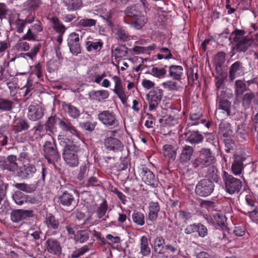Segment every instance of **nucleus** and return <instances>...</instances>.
<instances>
[{"mask_svg":"<svg viewBox=\"0 0 258 258\" xmlns=\"http://www.w3.org/2000/svg\"><path fill=\"white\" fill-rule=\"evenodd\" d=\"M19 14L16 11H13L10 15L9 17V22L10 26L15 27L17 31L19 33H21L25 27V22L20 19Z\"/></svg>","mask_w":258,"mask_h":258,"instance_id":"nucleus-9","label":"nucleus"},{"mask_svg":"<svg viewBox=\"0 0 258 258\" xmlns=\"http://www.w3.org/2000/svg\"><path fill=\"white\" fill-rule=\"evenodd\" d=\"M33 211L30 210H16L12 211L11 219L14 222H18L33 216Z\"/></svg>","mask_w":258,"mask_h":258,"instance_id":"nucleus-12","label":"nucleus"},{"mask_svg":"<svg viewBox=\"0 0 258 258\" xmlns=\"http://www.w3.org/2000/svg\"><path fill=\"white\" fill-rule=\"evenodd\" d=\"M107 209V205L106 201H103L100 205L97 210V215L99 218L102 217L106 213Z\"/></svg>","mask_w":258,"mask_h":258,"instance_id":"nucleus-55","label":"nucleus"},{"mask_svg":"<svg viewBox=\"0 0 258 258\" xmlns=\"http://www.w3.org/2000/svg\"><path fill=\"white\" fill-rule=\"evenodd\" d=\"M231 104L228 100L221 99L218 104V109L222 110V113H226L227 116L230 115Z\"/></svg>","mask_w":258,"mask_h":258,"instance_id":"nucleus-35","label":"nucleus"},{"mask_svg":"<svg viewBox=\"0 0 258 258\" xmlns=\"http://www.w3.org/2000/svg\"><path fill=\"white\" fill-rule=\"evenodd\" d=\"M213 183L208 179L200 180L197 184L195 191L201 197H206L210 195L214 190Z\"/></svg>","mask_w":258,"mask_h":258,"instance_id":"nucleus-4","label":"nucleus"},{"mask_svg":"<svg viewBox=\"0 0 258 258\" xmlns=\"http://www.w3.org/2000/svg\"><path fill=\"white\" fill-rule=\"evenodd\" d=\"M196 232H198L199 236L202 237H204L208 234V230L206 227L200 223L197 224Z\"/></svg>","mask_w":258,"mask_h":258,"instance_id":"nucleus-58","label":"nucleus"},{"mask_svg":"<svg viewBox=\"0 0 258 258\" xmlns=\"http://www.w3.org/2000/svg\"><path fill=\"white\" fill-rule=\"evenodd\" d=\"M222 179L224 183L225 189L226 192L230 195L238 192L242 187L241 180L226 171L222 173Z\"/></svg>","mask_w":258,"mask_h":258,"instance_id":"nucleus-2","label":"nucleus"},{"mask_svg":"<svg viewBox=\"0 0 258 258\" xmlns=\"http://www.w3.org/2000/svg\"><path fill=\"white\" fill-rule=\"evenodd\" d=\"M60 127L64 131L69 132L73 135H76L78 137L77 132L75 127L68 122L66 121L64 119L61 120L59 122Z\"/></svg>","mask_w":258,"mask_h":258,"instance_id":"nucleus-34","label":"nucleus"},{"mask_svg":"<svg viewBox=\"0 0 258 258\" xmlns=\"http://www.w3.org/2000/svg\"><path fill=\"white\" fill-rule=\"evenodd\" d=\"M244 69L241 63L238 61L234 62L230 67L229 71V78L233 80L236 77L242 76L244 74Z\"/></svg>","mask_w":258,"mask_h":258,"instance_id":"nucleus-20","label":"nucleus"},{"mask_svg":"<svg viewBox=\"0 0 258 258\" xmlns=\"http://www.w3.org/2000/svg\"><path fill=\"white\" fill-rule=\"evenodd\" d=\"M148 219L151 221H155L158 217L160 207L157 202H151L149 204Z\"/></svg>","mask_w":258,"mask_h":258,"instance_id":"nucleus-23","label":"nucleus"},{"mask_svg":"<svg viewBox=\"0 0 258 258\" xmlns=\"http://www.w3.org/2000/svg\"><path fill=\"white\" fill-rule=\"evenodd\" d=\"M142 178L144 182L152 187L158 185V180L155 178L153 173L147 168L143 169Z\"/></svg>","mask_w":258,"mask_h":258,"instance_id":"nucleus-14","label":"nucleus"},{"mask_svg":"<svg viewBox=\"0 0 258 258\" xmlns=\"http://www.w3.org/2000/svg\"><path fill=\"white\" fill-rule=\"evenodd\" d=\"M99 120L107 127L116 126L118 120L115 114L111 111L104 110L100 112L98 115Z\"/></svg>","mask_w":258,"mask_h":258,"instance_id":"nucleus-3","label":"nucleus"},{"mask_svg":"<svg viewBox=\"0 0 258 258\" xmlns=\"http://www.w3.org/2000/svg\"><path fill=\"white\" fill-rule=\"evenodd\" d=\"M50 21L53 23V27L55 31L60 34L62 35L66 31L64 26L59 22L58 19L56 17H52L51 18Z\"/></svg>","mask_w":258,"mask_h":258,"instance_id":"nucleus-38","label":"nucleus"},{"mask_svg":"<svg viewBox=\"0 0 258 258\" xmlns=\"http://www.w3.org/2000/svg\"><path fill=\"white\" fill-rule=\"evenodd\" d=\"M245 32L243 30L236 29L232 32V34L234 35L233 41L238 42L239 40H241L243 38L242 37L244 35Z\"/></svg>","mask_w":258,"mask_h":258,"instance_id":"nucleus-61","label":"nucleus"},{"mask_svg":"<svg viewBox=\"0 0 258 258\" xmlns=\"http://www.w3.org/2000/svg\"><path fill=\"white\" fill-rule=\"evenodd\" d=\"M147 19L140 13L138 17L134 18V27L137 29H140L145 25Z\"/></svg>","mask_w":258,"mask_h":258,"instance_id":"nucleus-41","label":"nucleus"},{"mask_svg":"<svg viewBox=\"0 0 258 258\" xmlns=\"http://www.w3.org/2000/svg\"><path fill=\"white\" fill-rule=\"evenodd\" d=\"M43 151L45 157L49 163H51V160L56 161L59 158L56 145L54 142H45L43 145Z\"/></svg>","mask_w":258,"mask_h":258,"instance_id":"nucleus-6","label":"nucleus"},{"mask_svg":"<svg viewBox=\"0 0 258 258\" xmlns=\"http://www.w3.org/2000/svg\"><path fill=\"white\" fill-rule=\"evenodd\" d=\"M96 21L92 19H82L79 22V25L82 27H90L94 26Z\"/></svg>","mask_w":258,"mask_h":258,"instance_id":"nucleus-56","label":"nucleus"},{"mask_svg":"<svg viewBox=\"0 0 258 258\" xmlns=\"http://www.w3.org/2000/svg\"><path fill=\"white\" fill-rule=\"evenodd\" d=\"M188 140L191 143L198 144L202 141L203 137L198 132H193L188 137Z\"/></svg>","mask_w":258,"mask_h":258,"instance_id":"nucleus-45","label":"nucleus"},{"mask_svg":"<svg viewBox=\"0 0 258 258\" xmlns=\"http://www.w3.org/2000/svg\"><path fill=\"white\" fill-rule=\"evenodd\" d=\"M109 95L108 91L105 90L95 91L90 93V97L92 99L99 102L107 99Z\"/></svg>","mask_w":258,"mask_h":258,"instance_id":"nucleus-28","label":"nucleus"},{"mask_svg":"<svg viewBox=\"0 0 258 258\" xmlns=\"http://www.w3.org/2000/svg\"><path fill=\"white\" fill-rule=\"evenodd\" d=\"M79 34L73 32L69 35L68 45L70 51L74 55H78L81 52Z\"/></svg>","mask_w":258,"mask_h":258,"instance_id":"nucleus-8","label":"nucleus"},{"mask_svg":"<svg viewBox=\"0 0 258 258\" xmlns=\"http://www.w3.org/2000/svg\"><path fill=\"white\" fill-rule=\"evenodd\" d=\"M13 104L10 100L2 99L0 100V110L2 111H10L13 108Z\"/></svg>","mask_w":258,"mask_h":258,"instance_id":"nucleus-46","label":"nucleus"},{"mask_svg":"<svg viewBox=\"0 0 258 258\" xmlns=\"http://www.w3.org/2000/svg\"><path fill=\"white\" fill-rule=\"evenodd\" d=\"M202 116V113L201 111L197 112H191L190 114V119L192 121H196L192 123H190L191 125H197L198 124V121L199 120Z\"/></svg>","mask_w":258,"mask_h":258,"instance_id":"nucleus-57","label":"nucleus"},{"mask_svg":"<svg viewBox=\"0 0 258 258\" xmlns=\"http://www.w3.org/2000/svg\"><path fill=\"white\" fill-rule=\"evenodd\" d=\"M45 246L47 251L53 254L60 256L61 254L62 248L60 243L57 240L49 238L46 241Z\"/></svg>","mask_w":258,"mask_h":258,"instance_id":"nucleus-13","label":"nucleus"},{"mask_svg":"<svg viewBox=\"0 0 258 258\" xmlns=\"http://www.w3.org/2000/svg\"><path fill=\"white\" fill-rule=\"evenodd\" d=\"M60 62L54 59L50 60L47 63V70L49 73L54 72L58 69Z\"/></svg>","mask_w":258,"mask_h":258,"instance_id":"nucleus-47","label":"nucleus"},{"mask_svg":"<svg viewBox=\"0 0 258 258\" xmlns=\"http://www.w3.org/2000/svg\"><path fill=\"white\" fill-rule=\"evenodd\" d=\"M117 36L120 39L126 40L128 38V35L125 29L121 28L118 29L117 31Z\"/></svg>","mask_w":258,"mask_h":258,"instance_id":"nucleus-64","label":"nucleus"},{"mask_svg":"<svg viewBox=\"0 0 258 258\" xmlns=\"http://www.w3.org/2000/svg\"><path fill=\"white\" fill-rule=\"evenodd\" d=\"M46 222L48 227L54 229H57L59 225L58 221L51 214L47 216Z\"/></svg>","mask_w":258,"mask_h":258,"instance_id":"nucleus-52","label":"nucleus"},{"mask_svg":"<svg viewBox=\"0 0 258 258\" xmlns=\"http://www.w3.org/2000/svg\"><path fill=\"white\" fill-rule=\"evenodd\" d=\"M133 222L137 225L143 226L145 224V216L143 213L139 212H134L132 214Z\"/></svg>","mask_w":258,"mask_h":258,"instance_id":"nucleus-39","label":"nucleus"},{"mask_svg":"<svg viewBox=\"0 0 258 258\" xmlns=\"http://www.w3.org/2000/svg\"><path fill=\"white\" fill-rule=\"evenodd\" d=\"M39 51V48L37 46L33 47L30 50V52L27 53L21 54V56L26 58V56L29 57L31 60H33L34 57L37 55Z\"/></svg>","mask_w":258,"mask_h":258,"instance_id":"nucleus-59","label":"nucleus"},{"mask_svg":"<svg viewBox=\"0 0 258 258\" xmlns=\"http://www.w3.org/2000/svg\"><path fill=\"white\" fill-rule=\"evenodd\" d=\"M155 48L154 44H152L148 47H143L140 46H134L130 51L134 54H149L150 52L154 50Z\"/></svg>","mask_w":258,"mask_h":258,"instance_id":"nucleus-30","label":"nucleus"},{"mask_svg":"<svg viewBox=\"0 0 258 258\" xmlns=\"http://www.w3.org/2000/svg\"><path fill=\"white\" fill-rule=\"evenodd\" d=\"M225 53L223 52H219L215 57L214 61L215 63L220 66L225 61Z\"/></svg>","mask_w":258,"mask_h":258,"instance_id":"nucleus-63","label":"nucleus"},{"mask_svg":"<svg viewBox=\"0 0 258 258\" xmlns=\"http://www.w3.org/2000/svg\"><path fill=\"white\" fill-rule=\"evenodd\" d=\"M14 186L18 189L28 193H31L35 190L34 185L24 183H16Z\"/></svg>","mask_w":258,"mask_h":258,"instance_id":"nucleus-44","label":"nucleus"},{"mask_svg":"<svg viewBox=\"0 0 258 258\" xmlns=\"http://www.w3.org/2000/svg\"><path fill=\"white\" fill-rule=\"evenodd\" d=\"M112 79L114 83L113 92L119 98L121 103L125 105L127 102V96L125 89L122 86L121 79L117 76H113Z\"/></svg>","mask_w":258,"mask_h":258,"instance_id":"nucleus-7","label":"nucleus"},{"mask_svg":"<svg viewBox=\"0 0 258 258\" xmlns=\"http://www.w3.org/2000/svg\"><path fill=\"white\" fill-rule=\"evenodd\" d=\"M67 3V9L70 11H74L80 8L82 3L81 0H69Z\"/></svg>","mask_w":258,"mask_h":258,"instance_id":"nucleus-49","label":"nucleus"},{"mask_svg":"<svg viewBox=\"0 0 258 258\" xmlns=\"http://www.w3.org/2000/svg\"><path fill=\"white\" fill-rule=\"evenodd\" d=\"M150 74L155 78L163 79L165 77L166 70L165 68L153 67L150 71Z\"/></svg>","mask_w":258,"mask_h":258,"instance_id":"nucleus-36","label":"nucleus"},{"mask_svg":"<svg viewBox=\"0 0 258 258\" xmlns=\"http://www.w3.org/2000/svg\"><path fill=\"white\" fill-rule=\"evenodd\" d=\"M26 195L20 191H16L13 195V199L16 204L22 205L25 203Z\"/></svg>","mask_w":258,"mask_h":258,"instance_id":"nucleus-43","label":"nucleus"},{"mask_svg":"<svg viewBox=\"0 0 258 258\" xmlns=\"http://www.w3.org/2000/svg\"><path fill=\"white\" fill-rule=\"evenodd\" d=\"M253 42L252 39L247 37H245L238 42H235L236 43L235 49L239 52L246 51L247 49L251 46Z\"/></svg>","mask_w":258,"mask_h":258,"instance_id":"nucleus-21","label":"nucleus"},{"mask_svg":"<svg viewBox=\"0 0 258 258\" xmlns=\"http://www.w3.org/2000/svg\"><path fill=\"white\" fill-rule=\"evenodd\" d=\"M56 123V119L54 116L49 117L46 124L47 128L51 132H52Z\"/></svg>","mask_w":258,"mask_h":258,"instance_id":"nucleus-62","label":"nucleus"},{"mask_svg":"<svg viewBox=\"0 0 258 258\" xmlns=\"http://www.w3.org/2000/svg\"><path fill=\"white\" fill-rule=\"evenodd\" d=\"M36 169L32 164L24 165L23 167L19 169L16 173L17 176L22 178L26 179L33 176L36 172Z\"/></svg>","mask_w":258,"mask_h":258,"instance_id":"nucleus-15","label":"nucleus"},{"mask_svg":"<svg viewBox=\"0 0 258 258\" xmlns=\"http://www.w3.org/2000/svg\"><path fill=\"white\" fill-rule=\"evenodd\" d=\"M183 74V68L181 66L172 65L169 67V75L174 80H179Z\"/></svg>","mask_w":258,"mask_h":258,"instance_id":"nucleus-22","label":"nucleus"},{"mask_svg":"<svg viewBox=\"0 0 258 258\" xmlns=\"http://www.w3.org/2000/svg\"><path fill=\"white\" fill-rule=\"evenodd\" d=\"M62 106L64 111L67 112L70 117L76 118L79 116L80 111L75 106L64 102L62 103Z\"/></svg>","mask_w":258,"mask_h":258,"instance_id":"nucleus-25","label":"nucleus"},{"mask_svg":"<svg viewBox=\"0 0 258 258\" xmlns=\"http://www.w3.org/2000/svg\"><path fill=\"white\" fill-rule=\"evenodd\" d=\"M43 116V109L42 106L38 104L33 103L28 107L27 116L32 121L40 119Z\"/></svg>","mask_w":258,"mask_h":258,"instance_id":"nucleus-11","label":"nucleus"},{"mask_svg":"<svg viewBox=\"0 0 258 258\" xmlns=\"http://www.w3.org/2000/svg\"><path fill=\"white\" fill-rule=\"evenodd\" d=\"M41 4L40 0H27L23 4V7L28 12L35 11Z\"/></svg>","mask_w":258,"mask_h":258,"instance_id":"nucleus-31","label":"nucleus"},{"mask_svg":"<svg viewBox=\"0 0 258 258\" xmlns=\"http://www.w3.org/2000/svg\"><path fill=\"white\" fill-rule=\"evenodd\" d=\"M244 158L240 156H235L234 161L231 165L232 173L235 176H238L241 174L244 169V164L243 162Z\"/></svg>","mask_w":258,"mask_h":258,"instance_id":"nucleus-18","label":"nucleus"},{"mask_svg":"<svg viewBox=\"0 0 258 258\" xmlns=\"http://www.w3.org/2000/svg\"><path fill=\"white\" fill-rule=\"evenodd\" d=\"M235 92L237 96L241 95L246 90V85L241 80L235 82Z\"/></svg>","mask_w":258,"mask_h":258,"instance_id":"nucleus-51","label":"nucleus"},{"mask_svg":"<svg viewBox=\"0 0 258 258\" xmlns=\"http://www.w3.org/2000/svg\"><path fill=\"white\" fill-rule=\"evenodd\" d=\"M15 48L18 51H27L30 48L29 44L26 42L19 40L14 46Z\"/></svg>","mask_w":258,"mask_h":258,"instance_id":"nucleus-54","label":"nucleus"},{"mask_svg":"<svg viewBox=\"0 0 258 258\" xmlns=\"http://www.w3.org/2000/svg\"><path fill=\"white\" fill-rule=\"evenodd\" d=\"M254 95L253 94L250 93H247L245 94L243 97L242 100V104L245 107H248L251 100L253 98Z\"/></svg>","mask_w":258,"mask_h":258,"instance_id":"nucleus-60","label":"nucleus"},{"mask_svg":"<svg viewBox=\"0 0 258 258\" xmlns=\"http://www.w3.org/2000/svg\"><path fill=\"white\" fill-rule=\"evenodd\" d=\"M61 136H58V140L60 144L64 147L62 156L65 162L70 167L77 166L79 165L78 156L77 154L78 147L69 140L68 143L63 141L64 139H61Z\"/></svg>","mask_w":258,"mask_h":258,"instance_id":"nucleus-1","label":"nucleus"},{"mask_svg":"<svg viewBox=\"0 0 258 258\" xmlns=\"http://www.w3.org/2000/svg\"><path fill=\"white\" fill-rule=\"evenodd\" d=\"M140 253L144 256L149 255L151 249L149 246L148 238L146 236H143L140 238Z\"/></svg>","mask_w":258,"mask_h":258,"instance_id":"nucleus-26","label":"nucleus"},{"mask_svg":"<svg viewBox=\"0 0 258 258\" xmlns=\"http://www.w3.org/2000/svg\"><path fill=\"white\" fill-rule=\"evenodd\" d=\"M89 237V233L86 230H81L77 232L75 235V239L80 243H84L86 241Z\"/></svg>","mask_w":258,"mask_h":258,"instance_id":"nucleus-50","label":"nucleus"},{"mask_svg":"<svg viewBox=\"0 0 258 258\" xmlns=\"http://www.w3.org/2000/svg\"><path fill=\"white\" fill-rule=\"evenodd\" d=\"M17 157L14 155H9L7 157L6 160L2 162H0L1 166H2V163L4 164L3 166V169L8 170L12 172H16V173L19 170L18 165L16 162Z\"/></svg>","mask_w":258,"mask_h":258,"instance_id":"nucleus-16","label":"nucleus"},{"mask_svg":"<svg viewBox=\"0 0 258 258\" xmlns=\"http://www.w3.org/2000/svg\"><path fill=\"white\" fill-rule=\"evenodd\" d=\"M161 86L169 91L177 90L178 89L177 83L173 81H167L162 83Z\"/></svg>","mask_w":258,"mask_h":258,"instance_id":"nucleus-53","label":"nucleus"},{"mask_svg":"<svg viewBox=\"0 0 258 258\" xmlns=\"http://www.w3.org/2000/svg\"><path fill=\"white\" fill-rule=\"evenodd\" d=\"M194 150L191 147L185 146L180 154V160L181 162H187L189 161L193 154Z\"/></svg>","mask_w":258,"mask_h":258,"instance_id":"nucleus-29","label":"nucleus"},{"mask_svg":"<svg viewBox=\"0 0 258 258\" xmlns=\"http://www.w3.org/2000/svg\"><path fill=\"white\" fill-rule=\"evenodd\" d=\"M105 147L109 150L121 151L123 148L121 142L117 139L108 137L104 140Z\"/></svg>","mask_w":258,"mask_h":258,"instance_id":"nucleus-17","label":"nucleus"},{"mask_svg":"<svg viewBox=\"0 0 258 258\" xmlns=\"http://www.w3.org/2000/svg\"><path fill=\"white\" fill-rule=\"evenodd\" d=\"M163 90L155 88L151 91L147 95V99L149 104V110H154L160 103L163 96Z\"/></svg>","mask_w":258,"mask_h":258,"instance_id":"nucleus-5","label":"nucleus"},{"mask_svg":"<svg viewBox=\"0 0 258 258\" xmlns=\"http://www.w3.org/2000/svg\"><path fill=\"white\" fill-rule=\"evenodd\" d=\"M162 154L164 160L168 164L175 160L177 155V148L171 145L166 144L163 146Z\"/></svg>","mask_w":258,"mask_h":258,"instance_id":"nucleus-10","label":"nucleus"},{"mask_svg":"<svg viewBox=\"0 0 258 258\" xmlns=\"http://www.w3.org/2000/svg\"><path fill=\"white\" fill-rule=\"evenodd\" d=\"M204 163V165H208L213 163L214 157L212 155V153L209 149H204L200 151V155L199 156Z\"/></svg>","mask_w":258,"mask_h":258,"instance_id":"nucleus-24","label":"nucleus"},{"mask_svg":"<svg viewBox=\"0 0 258 258\" xmlns=\"http://www.w3.org/2000/svg\"><path fill=\"white\" fill-rule=\"evenodd\" d=\"M139 7L140 6L138 5L127 7L125 11V14L127 16L134 17V18L137 17L141 13Z\"/></svg>","mask_w":258,"mask_h":258,"instance_id":"nucleus-40","label":"nucleus"},{"mask_svg":"<svg viewBox=\"0 0 258 258\" xmlns=\"http://www.w3.org/2000/svg\"><path fill=\"white\" fill-rule=\"evenodd\" d=\"M88 75L92 81L97 84H99L106 76L104 72H98V68L96 67L90 68L88 72Z\"/></svg>","mask_w":258,"mask_h":258,"instance_id":"nucleus-19","label":"nucleus"},{"mask_svg":"<svg viewBox=\"0 0 258 258\" xmlns=\"http://www.w3.org/2000/svg\"><path fill=\"white\" fill-rule=\"evenodd\" d=\"M160 53L157 55L158 59L161 60L162 59H169L172 58V54L170 51L167 48L163 47L160 49Z\"/></svg>","mask_w":258,"mask_h":258,"instance_id":"nucleus-48","label":"nucleus"},{"mask_svg":"<svg viewBox=\"0 0 258 258\" xmlns=\"http://www.w3.org/2000/svg\"><path fill=\"white\" fill-rule=\"evenodd\" d=\"M164 239L162 237H157L155 239L154 242V250L156 253L161 254L164 252Z\"/></svg>","mask_w":258,"mask_h":258,"instance_id":"nucleus-33","label":"nucleus"},{"mask_svg":"<svg viewBox=\"0 0 258 258\" xmlns=\"http://www.w3.org/2000/svg\"><path fill=\"white\" fill-rule=\"evenodd\" d=\"M73 200V196L67 192H64L59 198V202L62 205L66 206L71 205Z\"/></svg>","mask_w":258,"mask_h":258,"instance_id":"nucleus-37","label":"nucleus"},{"mask_svg":"<svg viewBox=\"0 0 258 258\" xmlns=\"http://www.w3.org/2000/svg\"><path fill=\"white\" fill-rule=\"evenodd\" d=\"M219 130L220 133L224 137H230L232 131L231 129L230 124L225 121H222L219 124Z\"/></svg>","mask_w":258,"mask_h":258,"instance_id":"nucleus-32","label":"nucleus"},{"mask_svg":"<svg viewBox=\"0 0 258 258\" xmlns=\"http://www.w3.org/2000/svg\"><path fill=\"white\" fill-rule=\"evenodd\" d=\"M103 43L101 40L91 42L87 41L86 42L87 49L89 51L93 50H99L102 47Z\"/></svg>","mask_w":258,"mask_h":258,"instance_id":"nucleus-42","label":"nucleus"},{"mask_svg":"<svg viewBox=\"0 0 258 258\" xmlns=\"http://www.w3.org/2000/svg\"><path fill=\"white\" fill-rule=\"evenodd\" d=\"M213 218L214 219L212 221L210 222L213 225H217L218 226L223 229L226 227L227 219L225 215L217 213L214 215Z\"/></svg>","mask_w":258,"mask_h":258,"instance_id":"nucleus-27","label":"nucleus"}]
</instances>
